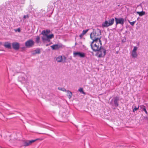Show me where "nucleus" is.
Masks as SVG:
<instances>
[{
    "mask_svg": "<svg viewBox=\"0 0 148 148\" xmlns=\"http://www.w3.org/2000/svg\"><path fill=\"white\" fill-rule=\"evenodd\" d=\"M101 35V30L97 28L95 30H94L91 33L90 35V38L93 41H98L99 39L100 36Z\"/></svg>",
    "mask_w": 148,
    "mask_h": 148,
    "instance_id": "f257e3e1",
    "label": "nucleus"
},
{
    "mask_svg": "<svg viewBox=\"0 0 148 148\" xmlns=\"http://www.w3.org/2000/svg\"><path fill=\"white\" fill-rule=\"evenodd\" d=\"M99 43L97 41H93L90 44V46L91 49L94 52H96L99 51L100 48L99 46Z\"/></svg>",
    "mask_w": 148,
    "mask_h": 148,
    "instance_id": "f03ea898",
    "label": "nucleus"
},
{
    "mask_svg": "<svg viewBox=\"0 0 148 148\" xmlns=\"http://www.w3.org/2000/svg\"><path fill=\"white\" fill-rule=\"evenodd\" d=\"M97 51L98 52L97 55L99 58L104 57L106 53V50L103 47H102V46H100L99 50Z\"/></svg>",
    "mask_w": 148,
    "mask_h": 148,
    "instance_id": "7ed1b4c3",
    "label": "nucleus"
},
{
    "mask_svg": "<svg viewBox=\"0 0 148 148\" xmlns=\"http://www.w3.org/2000/svg\"><path fill=\"white\" fill-rule=\"evenodd\" d=\"M119 97H114L112 99L109 103L110 105H114L115 107H117L119 106Z\"/></svg>",
    "mask_w": 148,
    "mask_h": 148,
    "instance_id": "20e7f679",
    "label": "nucleus"
},
{
    "mask_svg": "<svg viewBox=\"0 0 148 148\" xmlns=\"http://www.w3.org/2000/svg\"><path fill=\"white\" fill-rule=\"evenodd\" d=\"M114 22V19L113 18L109 20L108 21H106L104 23H102V26L103 27H108L112 25Z\"/></svg>",
    "mask_w": 148,
    "mask_h": 148,
    "instance_id": "39448f33",
    "label": "nucleus"
},
{
    "mask_svg": "<svg viewBox=\"0 0 148 148\" xmlns=\"http://www.w3.org/2000/svg\"><path fill=\"white\" fill-rule=\"evenodd\" d=\"M34 42L32 40L30 39L26 41L25 43V45L27 48H30L33 47Z\"/></svg>",
    "mask_w": 148,
    "mask_h": 148,
    "instance_id": "423d86ee",
    "label": "nucleus"
},
{
    "mask_svg": "<svg viewBox=\"0 0 148 148\" xmlns=\"http://www.w3.org/2000/svg\"><path fill=\"white\" fill-rule=\"evenodd\" d=\"M115 20L116 22V25L118 24H120L122 25H123L124 23V21H125V19L122 18H118L116 17H115Z\"/></svg>",
    "mask_w": 148,
    "mask_h": 148,
    "instance_id": "0eeeda50",
    "label": "nucleus"
},
{
    "mask_svg": "<svg viewBox=\"0 0 148 148\" xmlns=\"http://www.w3.org/2000/svg\"><path fill=\"white\" fill-rule=\"evenodd\" d=\"M73 54L74 57L77 56L83 58L85 57L86 56V54L85 53L75 51L73 52Z\"/></svg>",
    "mask_w": 148,
    "mask_h": 148,
    "instance_id": "6e6552de",
    "label": "nucleus"
},
{
    "mask_svg": "<svg viewBox=\"0 0 148 148\" xmlns=\"http://www.w3.org/2000/svg\"><path fill=\"white\" fill-rule=\"evenodd\" d=\"M12 45L13 48L15 50H18L19 49L20 45L18 42H13L12 43Z\"/></svg>",
    "mask_w": 148,
    "mask_h": 148,
    "instance_id": "1a4fd4ad",
    "label": "nucleus"
},
{
    "mask_svg": "<svg viewBox=\"0 0 148 148\" xmlns=\"http://www.w3.org/2000/svg\"><path fill=\"white\" fill-rule=\"evenodd\" d=\"M140 108L141 111H144L145 112L146 114L147 115L148 114V113L146 110L145 107L143 105H141L140 106Z\"/></svg>",
    "mask_w": 148,
    "mask_h": 148,
    "instance_id": "9d476101",
    "label": "nucleus"
},
{
    "mask_svg": "<svg viewBox=\"0 0 148 148\" xmlns=\"http://www.w3.org/2000/svg\"><path fill=\"white\" fill-rule=\"evenodd\" d=\"M40 53V49L39 48H37L35 50L33 51L32 53L33 55H35L36 54H39Z\"/></svg>",
    "mask_w": 148,
    "mask_h": 148,
    "instance_id": "9b49d317",
    "label": "nucleus"
},
{
    "mask_svg": "<svg viewBox=\"0 0 148 148\" xmlns=\"http://www.w3.org/2000/svg\"><path fill=\"white\" fill-rule=\"evenodd\" d=\"M50 32V31L49 29H47L46 30H44L42 32L41 34L44 36H47Z\"/></svg>",
    "mask_w": 148,
    "mask_h": 148,
    "instance_id": "f8f14e48",
    "label": "nucleus"
},
{
    "mask_svg": "<svg viewBox=\"0 0 148 148\" xmlns=\"http://www.w3.org/2000/svg\"><path fill=\"white\" fill-rule=\"evenodd\" d=\"M53 50H56L59 49L60 47V45L58 44L54 45L51 46Z\"/></svg>",
    "mask_w": 148,
    "mask_h": 148,
    "instance_id": "ddd939ff",
    "label": "nucleus"
},
{
    "mask_svg": "<svg viewBox=\"0 0 148 148\" xmlns=\"http://www.w3.org/2000/svg\"><path fill=\"white\" fill-rule=\"evenodd\" d=\"M18 80L22 83H23L25 81V78L21 76H20L18 77Z\"/></svg>",
    "mask_w": 148,
    "mask_h": 148,
    "instance_id": "4468645a",
    "label": "nucleus"
},
{
    "mask_svg": "<svg viewBox=\"0 0 148 148\" xmlns=\"http://www.w3.org/2000/svg\"><path fill=\"white\" fill-rule=\"evenodd\" d=\"M66 92L67 93V96L69 99H70L72 97L73 95L72 92L69 90H67Z\"/></svg>",
    "mask_w": 148,
    "mask_h": 148,
    "instance_id": "2eb2a0df",
    "label": "nucleus"
},
{
    "mask_svg": "<svg viewBox=\"0 0 148 148\" xmlns=\"http://www.w3.org/2000/svg\"><path fill=\"white\" fill-rule=\"evenodd\" d=\"M4 46L7 48L10 49H11V46L10 43H8V42H6L4 44Z\"/></svg>",
    "mask_w": 148,
    "mask_h": 148,
    "instance_id": "dca6fc26",
    "label": "nucleus"
},
{
    "mask_svg": "<svg viewBox=\"0 0 148 148\" xmlns=\"http://www.w3.org/2000/svg\"><path fill=\"white\" fill-rule=\"evenodd\" d=\"M131 55L132 56V57L134 58H137L138 56L137 52H134L132 51Z\"/></svg>",
    "mask_w": 148,
    "mask_h": 148,
    "instance_id": "f3484780",
    "label": "nucleus"
},
{
    "mask_svg": "<svg viewBox=\"0 0 148 148\" xmlns=\"http://www.w3.org/2000/svg\"><path fill=\"white\" fill-rule=\"evenodd\" d=\"M56 60L58 62H61L63 61L62 57V56H59L56 58Z\"/></svg>",
    "mask_w": 148,
    "mask_h": 148,
    "instance_id": "a211bd4d",
    "label": "nucleus"
},
{
    "mask_svg": "<svg viewBox=\"0 0 148 148\" xmlns=\"http://www.w3.org/2000/svg\"><path fill=\"white\" fill-rule=\"evenodd\" d=\"M28 140H25L24 142V146L25 147L29 145Z\"/></svg>",
    "mask_w": 148,
    "mask_h": 148,
    "instance_id": "6ab92c4d",
    "label": "nucleus"
},
{
    "mask_svg": "<svg viewBox=\"0 0 148 148\" xmlns=\"http://www.w3.org/2000/svg\"><path fill=\"white\" fill-rule=\"evenodd\" d=\"M137 13L140 16H142L145 14V12L143 11L140 12H137Z\"/></svg>",
    "mask_w": 148,
    "mask_h": 148,
    "instance_id": "aec40b11",
    "label": "nucleus"
},
{
    "mask_svg": "<svg viewBox=\"0 0 148 148\" xmlns=\"http://www.w3.org/2000/svg\"><path fill=\"white\" fill-rule=\"evenodd\" d=\"M40 37L39 36H37L36 40V43L38 44L39 42Z\"/></svg>",
    "mask_w": 148,
    "mask_h": 148,
    "instance_id": "412c9836",
    "label": "nucleus"
},
{
    "mask_svg": "<svg viewBox=\"0 0 148 148\" xmlns=\"http://www.w3.org/2000/svg\"><path fill=\"white\" fill-rule=\"evenodd\" d=\"M78 91L82 93V94H85V93L83 91V89L82 88H80L78 90Z\"/></svg>",
    "mask_w": 148,
    "mask_h": 148,
    "instance_id": "4be33fe9",
    "label": "nucleus"
},
{
    "mask_svg": "<svg viewBox=\"0 0 148 148\" xmlns=\"http://www.w3.org/2000/svg\"><path fill=\"white\" fill-rule=\"evenodd\" d=\"M38 139H35V140H28L29 143V145H30L31 144L33 143L34 142H35Z\"/></svg>",
    "mask_w": 148,
    "mask_h": 148,
    "instance_id": "5701e85b",
    "label": "nucleus"
},
{
    "mask_svg": "<svg viewBox=\"0 0 148 148\" xmlns=\"http://www.w3.org/2000/svg\"><path fill=\"white\" fill-rule=\"evenodd\" d=\"M58 89L59 90H60L64 92H66L67 91L66 90V89H65V88H60V87H58Z\"/></svg>",
    "mask_w": 148,
    "mask_h": 148,
    "instance_id": "b1692460",
    "label": "nucleus"
},
{
    "mask_svg": "<svg viewBox=\"0 0 148 148\" xmlns=\"http://www.w3.org/2000/svg\"><path fill=\"white\" fill-rule=\"evenodd\" d=\"M47 36L48 38H49V39H51L52 38L54 37V35L53 34L49 35H47Z\"/></svg>",
    "mask_w": 148,
    "mask_h": 148,
    "instance_id": "393cba45",
    "label": "nucleus"
},
{
    "mask_svg": "<svg viewBox=\"0 0 148 148\" xmlns=\"http://www.w3.org/2000/svg\"><path fill=\"white\" fill-rule=\"evenodd\" d=\"M138 49V48L136 47L135 46L134 47V49L132 51V52H136V51Z\"/></svg>",
    "mask_w": 148,
    "mask_h": 148,
    "instance_id": "a878e982",
    "label": "nucleus"
},
{
    "mask_svg": "<svg viewBox=\"0 0 148 148\" xmlns=\"http://www.w3.org/2000/svg\"><path fill=\"white\" fill-rule=\"evenodd\" d=\"M88 29H86V30H84L82 32V33L84 35L86 34L88 31Z\"/></svg>",
    "mask_w": 148,
    "mask_h": 148,
    "instance_id": "bb28decb",
    "label": "nucleus"
},
{
    "mask_svg": "<svg viewBox=\"0 0 148 148\" xmlns=\"http://www.w3.org/2000/svg\"><path fill=\"white\" fill-rule=\"evenodd\" d=\"M46 36H44L42 37V40L43 41V42H45V41H46Z\"/></svg>",
    "mask_w": 148,
    "mask_h": 148,
    "instance_id": "cd10ccee",
    "label": "nucleus"
},
{
    "mask_svg": "<svg viewBox=\"0 0 148 148\" xmlns=\"http://www.w3.org/2000/svg\"><path fill=\"white\" fill-rule=\"evenodd\" d=\"M139 107H140V106H139L138 107H135L133 110V112H134L135 111H136L138 110L139 109Z\"/></svg>",
    "mask_w": 148,
    "mask_h": 148,
    "instance_id": "c85d7f7f",
    "label": "nucleus"
},
{
    "mask_svg": "<svg viewBox=\"0 0 148 148\" xmlns=\"http://www.w3.org/2000/svg\"><path fill=\"white\" fill-rule=\"evenodd\" d=\"M129 23H130V24L132 26H133L134 23H135L136 21H133V22H130L129 21Z\"/></svg>",
    "mask_w": 148,
    "mask_h": 148,
    "instance_id": "c756f323",
    "label": "nucleus"
},
{
    "mask_svg": "<svg viewBox=\"0 0 148 148\" xmlns=\"http://www.w3.org/2000/svg\"><path fill=\"white\" fill-rule=\"evenodd\" d=\"M101 38V37L100 36V38H99V39H98V40H99V42L100 43V46H102V43H101V41L100 40V39Z\"/></svg>",
    "mask_w": 148,
    "mask_h": 148,
    "instance_id": "7c9ffc66",
    "label": "nucleus"
},
{
    "mask_svg": "<svg viewBox=\"0 0 148 148\" xmlns=\"http://www.w3.org/2000/svg\"><path fill=\"white\" fill-rule=\"evenodd\" d=\"M29 15L28 14L27 15H24L23 16V18L24 19H25L26 18H29Z\"/></svg>",
    "mask_w": 148,
    "mask_h": 148,
    "instance_id": "2f4dec72",
    "label": "nucleus"
},
{
    "mask_svg": "<svg viewBox=\"0 0 148 148\" xmlns=\"http://www.w3.org/2000/svg\"><path fill=\"white\" fill-rule=\"evenodd\" d=\"M46 36V41H49L50 40L49 38H48L47 36H47Z\"/></svg>",
    "mask_w": 148,
    "mask_h": 148,
    "instance_id": "473e14b6",
    "label": "nucleus"
},
{
    "mask_svg": "<svg viewBox=\"0 0 148 148\" xmlns=\"http://www.w3.org/2000/svg\"><path fill=\"white\" fill-rule=\"evenodd\" d=\"M84 35L82 33L79 36L80 39H82L83 36Z\"/></svg>",
    "mask_w": 148,
    "mask_h": 148,
    "instance_id": "72a5a7b5",
    "label": "nucleus"
},
{
    "mask_svg": "<svg viewBox=\"0 0 148 148\" xmlns=\"http://www.w3.org/2000/svg\"><path fill=\"white\" fill-rule=\"evenodd\" d=\"M17 31L18 32H20V31H21V29H20V28H18V29H17Z\"/></svg>",
    "mask_w": 148,
    "mask_h": 148,
    "instance_id": "f704fd0d",
    "label": "nucleus"
},
{
    "mask_svg": "<svg viewBox=\"0 0 148 148\" xmlns=\"http://www.w3.org/2000/svg\"><path fill=\"white\" fill-rule=\"evenodd\" d=\"M64 62H65V60H66V57H64Z\"/></svg>",
    "mask_w": 148,
    "mask_h": 148,
    "instance_id": "c9c22d12",
    "label": "nucleus"
},
{
    "mask_svg": "<svg viewBox=\"0 0 148 148\" xmlns=\"http://www.w3.org/2000/svg\"><path fill=\"white\" fill-rule=\"evenodd\" d=\"M77 42H75V45H77Z\"/></svg>",
    "mask_w": 148,
    "mask_h": 148,
    "instance_id": "e433bc0d",
    "label": "nucleus"
},
{
    "mask_svg": "<svg viewBox=\"0 0 148 148\" xmlns=\"http://www.w3.org/2000/svg\"><path fill=\"white\" fill-rule=\"evenodd\" d=\"M1 42H0V45H1Z\"/></svg>",
    "mask_w": 148,
    "mask_h": 148,
    "instance_id": "4c0bfd02",
    "label": "nucleus"
}]
</instances>
